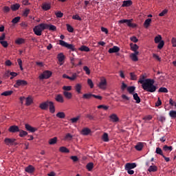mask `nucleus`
<instances>
[{"label":"nucleus","instance_id":"bb28decb","mask_svg":"<svg viewBox=\"0 0 176 176\" xmlns=\"http://www.w3.org/2000/svg\"><path fill=\"white\" fill-rule=\"evenodd\" d=\"M26 102H25V105L26 107H30V105H31V104H32V102H34V100H32V97H28L26 98Z\"/></svg>","mask_w":176,"mask_h":176},{"label":"nucleus","instance_id":"09e8293b","mask_svg":"<svg viewBox=\"0 0 176 176\" xmlns=\"http://www.w3.org/2000/svg\"><path fill=\"white\" fill-rule=\"evenodd\" d=\"M25 42V40H24V38H19L16 41V43L17 45H22V43H24Z\"/></svg>","mask_w":176,"mask_h":176},{"label":"nucleus","instance_id":"0e129e2a","mask_svg":"<svg viewBox=\"0 0 176 176\" xmlns=\"http://www.w3.org/2000/svg\"><path fill=\"white\" fill-rule=\"evenodd\" d=\"M55 15L56 16L57 18L61 19V17H63V16H64V14L63 12H61L60 11H58V12L55 13Z\"/></svg>","mask_w":176,"mask_h":176},{"label":"nucleus","instance_id":"f8f14e48","mask_svg":"<svg viewBox=\"0 0 176 176\" xmlns=\"http://www.w3.org/2000/svg\"><path fill=\"white\" fill-rule=\"evenodd\" d=\"M49 102H50V101H46L40 104L39 108H41V109H43V111H46V109L49 108Z\"/></svg>","mask_w":176,"mask_h":176},{"label":"nucleus","instance_id":"f3484780","mask_svg":"<svg viewBox=\"0 0 176 176\" xmlns=\"http://www.w3.org/2000/svg\"><path fill=\"white\" fill-rule=\"evenodd\" d=\"M50 104H48V107L50 108V112L51 113H54L56 112V108L54 107V103L52 101H50Z\"/></svg>","mask_w":176,"mask_h":176},{"label":"nucleus","instance_id":"7c9ffc66","mask_svg":"<svg viewBox=\"0 0 176 176\" xmlns=\"http://www.w3.org/2000/svg\"><path fill=\"white\" fill-rule=\"evenodd\" d=\"M148 171L149 173H156V171H157V166H150Z\"/></svg>","mask_w":176,"mask_h":176},{"label":"nucleus","instance_id":"0eeeda50","mask_svg":"<svg viewBox=\"0 0 176 176\" xmlns=\"http://www.w3.org/2000/svg\"><path fill=\"white\" fill-rule=\"evenodd\" d=\"M107 85L108 83L107 82V79L104 77H102L100 78V82L98 85V87L102 90H105L107 89Z\"/></svg>","mask_w":176,"mask_h":176},{"label":"nucleus","instance_id":"f257e3e1","mask_svg":"<svg viewBox=\"0 0 176 176\" xmlns=\"http://www.w3.org/2000/svg\"><path fill=\"white\" fill-rule=\"evenodd\" d=\"M145 78L144 75H141L138 81L142 89L148 93H155L157 90V87L155 85V80Z\"/></svg>","mask_w":176,"mask_h":176},{"label":"nucleus","instance_id":"6e6d98bb","mask_svg":"<svg viewBox=\"0 0 176 176\" xmlns=\"http://www.w3.org/2000/svg\"><path fill=\"white\" fill-rule=\"evenodd\" d=\"M163 149L164 151H170V152H171V151H173V146H168L167 145H165L164 146Z\"/></svg>","mask_w":176,"mask_h":176},{"label":"nucleus","instance_id":"4468645a","mask_svg":"<svg viewBox=\"0 0 176 176\" xmlns=\"http://www.w3.org/2000/svg\"><path fill=\"white\" fill-rule=\"evenodd\" d=\"M25 129L27 130V131H30V133H35V131L37 130L36 128H34L28 124H25Z\"/></svg>","mask_w":176,"mask_h":176},{"label":"nucleus","instance_id":"9d476101","mask_svg":"<svg viewBox=\"0 0 176 176\" xmlns=\"http://www.w3.org/2000/svg\"><path fill=\"white\" fill-rule=\"evenodd\" d=\"M8 131H10V133H19V131H20V128H19L18 126L12 125L10 126Z\"/></svg>","mask_w":176,"mask_h":176},{"label":"nucleus","instance_id":"79ce46f5","mask_svg":"<svg viewBox=\"0 0 176 176\" xmlns=\"http://www.w3.org/2000/svg\"><path fill=\"white\" fill-rule=\"evenodd\" d=\"M12 94H13V91H6L1 94V96L8 97V96H12Z\"/></svg>","mask_w":176,"mask_h":176},{"label":"nucleus","instance_id":"aec40b11","mask_svg":"<svg viewBox=\"0 0 176 176\" xmlns=\"http://www.w3.org/2000/svg\"><path fill=\"white\" fill-rule=\"evenodd\" d=\"M52 8V5L49 3H43V6H42V9L43 10H50Z\"/></svg>","mask_w":176,"mask_h":176},{"label":"nucleus","instance_id":"4d7b16f0","mask_svg":"<svg viewBox=\"0 0 176 176\" xmlns=\"http://www.w3.org/2000/svg\"><path fill=\"white\" fill-rule=\"evenodd\" d=\"M87 84L89 85L91 89H93V87H94V84L93 83V80H91V79L89 78L87 80Z\"/></svg>","mask_w":176,"mask_h":176},{"label":"nucleus","instance_id":"a18cd8bd","mask_svg":"<svg viewBox=\"0 0 176 176\" xmlns=\"http://www.w3.org/2000/svg\"><path fill=\"white\" fill-rule=\"evenodd\" d=\"M154 41H155V43H160L162 41V36L158 35L155 36Z\"/></svg>","mask_w":176,"mask_h":176},{"label":"nucleus","instance_id":"c756f323","mask_svg":"<svg viewBox=\"0 0 176 176\" xmlns=\"http://www.w3.org/2000/svg\"><path fill=\"white\" fill-rule=\"evenodd\" d=\"M130 46H131V50H132V52H134V53H135V52H138L137 50H138L139 47L138 46L137 44L131 43Z\"/></svg>","mask_w":176,"mask_h":176},{"label":"nucleus","instance_id":"412c9836","mask_svg":"<svg viewBox=\"0 0 176 176\" xmlns=\"http://www.w3.org/2000/svg\"><path fill=\"white\" fill-rule=\"evenodd\" d=\"M74 89L78 94H80V93H82V85L81 84H79V83L76 84L74 87Z\"/></svg>","mask_w":176,"mask_h":176},{"label":"nucleus","instance_id":"680f3d73","mask_svg":"<svg viewBox=\"0 0 176 176\" xmlns=\"http://www.w3.org/2000/svg\"><path fill=\"white\" fill-rule=\"evenodd\" d=\"M72 19L73 20H78V21H82V18H80L78 14L73 15Z\"/></svg>","mask_w":176,"mask_h":176},{"label":"nucleus","instance_id":"5701e85b","mask_svg":"<svg viewBox=\"0 0 176 176\" xmlns=\"http://www.w3.org/2000/svg\"><path fill=\"white\" fill-rule=\"evenodd\" d=\"M19 137H21V138H24V137H25L26 135H28V132L23 130V129H19Z\"/></svg>","mask_w":176,"mask_h":176},{"label":"nucleus","instance_id":"c03bdc74","mask_svg":"<svg viewBox=\"0 0 176 176\" xmlns=\"http://www.w3.org/2000/svg\"><path fill=\"white\" fill-rule=\"evenodd\" d=\"M155 153H157V155H160L161 156L164 155H163V151L160 147L156 148Z\"/></svg>","mask_w":176,"mask_h":176},{"label":"nucleus","instance_id":"a19ab883","mask_svg":"<svg viewBox=\"0 0 176 176\" xmlns=\"http://www.w3.org/2000/svg\"><path fill=\"white\" fill-rule=\"evenodd\" d=\"M98 109H104V111H108L109 107L104 104H100L97 107Z\"/></svg>","mask_w":176,"mask_h":176},{"label":"nucleus","instance_id":"cd10ccee","mask_svg":"<svg viewBox=\"0 0 176 176\" xmlns=\"http://www.w3.org/2000/svg\"><path fill=\"white\" fill-rule=\"evenodd\" d=\"M133 100H135L136 104H140L141 102V98H140V96H138V94L135 93L133 94Z\"/></svg>","mask_w":176,"mask_h":176},{"label":"nucleus","instance_id":"603ef678","mask_svg":"<svg viewBox=\"0 0 176 176\" xmlns=\"http://www.w3.org/2000/svg\"><path fill=\"white\" fill-rule=\"evenodd\" d=\"M66 27H67V30L68 32H74V28H72V26H71V25L67 24Z\"/></svg>","mask_w":176,"mask_h":176},{"label":"nucleus","instance_id":"bf43d9fd","mask_svg":"<svg viewBox=\"0 0 176 176\" xmlns=\"http://www.w3.org/2000/svg\"><path fill=\"white\" fill-rule=\"evenodd\" d=\"M130 76H131V80H137V75H135V74L131 72Z\"/></svg>","mask_w":176,"mask_h":176},{"label":"nucleus","instance_id":"e433bc0d","mask_svg":"<svg viewBox=\"0 0 176 176\" xmlns=\"http://www.w3.org/2000/svg\"><path fill=\"white\" fill-rule=\"evenodd\" d=\"M79 50L80 52H90V48L86 45H82L79 48Z\"/></svg>","mask_w":176,"mask_h":176},{"label":"nucleus","instance_id":"a878e982","mask_svg":"<svg viewBox=\"0 0 176 176\" xmlns=\"http://www.w3.org/2000/svg\"><path fill=\"white\" fill-rule=\"evenodd\" d=\"M142 148H144V143L138 142L135 146V148L136 151H142Z\"/></svg>","mask_w":176,"mask_h":176},{"label":"nucleus","instance_id":"ddd939ff","mask_svg":"<svg viewBox=\"0 0 176 176\" xmlns=\"http://www.w3.org/2000/svg\"><path fill=\"white\" fill-rule=\"evenodd\" d=\"M25 171L28 173V174H32L35 171V167L32 165H29L25 168Z\"/></svg>","mask_w":176,"mask_h":176},{"label":"nucleus","instance_id":"423d86ee","mask_svg":"<svg viewBox=\"0 0 176 176\" xmlns=\"http://www.w3.org/2000/svg\"><path fill=\"white\" fill-rule=\"evenodd\" d=\"M52 72L49 71V70H45L43 72V74H41L38 78L41 80H43V79H49V78H50V76H52Z\"/></svg>","mask_w":176,"mask_h":176},{"label":"nucleus","instance_id":"052dcab7","mask_svg":"<svg viewBox=\"0 0 176 176\" xmlns=\"http://www.w3.org/2000/svg\"><path fill=\"white\" fill-rule=\"evenodd\" d=\"M157 47L160 49V50H162L163 49V47L164 46V41H162L161 42L158 43Z\"/></svg>","mask_w":176,"mask_h":176},{"label":"nucleus","instance_id":"1a4fd4ad","mask_svg":"<svg viewBox=\"0 0 176 176\" xmlns=\"http://www.w3.org/2000/svg\"><path fill=\"white\" fill-rule=\"evenodd\" d=\"M57 58L59 61V65H63L64 64V60H65V56L63 53H60L57 56Z\"/></svg>","mask_w":176,"mask_h":176},{"label":"nucleus","instance_id":"dca6fc26","mask_svg":"<svg viewBox=\"0 0 176 176\" xmlns=\"http://www.w3.org/2000/svg\"><path fill=\"white\" fill-rule=\"evenodd\" d=\"M55 100L56 102L63 104V102H64V96H63L61 94H58L55 96Z\"/></svg>","mask_w":176,"mask_h":176},{"label":"nucleus","instance_id":"2eb2a0df","mask_svg":"<svg viewBox=\"0 0 176 176\" xmlns=\"http://www.w3.org/2000/svg\"><path fill=\"white\" fill-rule=\"evenodd\" d=\"M137 164L135 163H127L125 164V170H131L132 168H135Z\"/></svg>","mask_w":176,"mask_h":176},{"label":"nucleus","instance_id":"f704fd0d","mask_svg":"<svg viewBox=\"0 0 176 176\" xmlns=\"http://www.w3.org/2000/svg\"><path fill=\"white\" fill-rule=\"evenodd\" d=\"M86 167L88 171H91L94 167V164H93V162H89L87 164Z\"/></svg>","mask_w":176,"mask_h":176},{"label":"nucleus","instance_id":"69168bd1","mask_svg":"<svg viewBox=\"0 0 176 176\" xmlns=\"http://www.w3.org/2000/svg\"><path fill=\"white\" fill-rule=\"evenodd\" d=\"M153 58H155V60H157V61H162V58H160L157 54H153Z\"/></svg>","mask_w":176,"mask_h":176},{"label":"nucleus","instance_id":"864d4df0","mask_svg":"<svg viewBox=\"0 0 176 176\" xmlns=\"http://www.w3.org/2000/svg\"><path fill=\"white\" fill-rule=\"evenodd\" d=\"M83 71H85L87 75H90V69L87 66L83 67Z\"/></svg>","mask_w":176,"mask_h":176},{"label":"nucleus","instance_id":"3c124183","mask_svg":"<svg viewBox=\"0 0 176 176\" xmlns=\"http://www.w3.org/2000/svg\"><path fill=\"white\" fill-rule=\"evenodd\" d=\"M63 90H64L65 91H71L72 90V86H63Z\"/></svg>","mask_w":176,"mask_h":176},{"label":"nucleus","instance_id":"2f4dec72","mask_svg":"<svg viewBox=\"0 0 176 176\" xmlns=\"http://www.w3.org/2000/svg\"><path fill=\"white\" fill-rule=\"evenodd\" d=\"M59 151L62 153H69V150L65 146H60L59 148Z\"/></svg>","mask_w":176,"mask_h":176},{"label":"nucleus","instance_id":"c9c22d12","mask_svg":"<svg viewBox=\"0 0 176 176\" xmlns=\"http://www.w3.org/2000/svg\"><path fill=\"white\" fill-rule=\"evenodd\" d=\"M50 145H54L55 144H57V137H54L53 138H51L49 140Z\"/></svg>","mask_w":176,"mask_h":176},{"label":"nucleus","instance_id":"e2e57ef3","mask_svg":"<svg viewBox=\"0 0 176 176\" xmlns=\"http://www.w3.org/2000/svg\"><path fill=\"white\" fill-rule=\"evenodd\" d=\"M86 118L89 119V120H96V118H94V116L91 114H87Z\"/></svg>","mask_w":176,"mask_h":176},{"label":"nucleus","instance_id":"20e7f679","mask_svg":"<svg viewBox=\"0 0 176 176\" xmlns=\"http://www.w3.org/2000/svg\"><path fill=\"white\" fill-rule=\"evenodd\" d=\"M16 140L14 138H6L4 140V143L6 144V145H7L8 146H12V145H14V146H16V145L18 144V143L16 142Z\"/></svg>","mask_w":176,"mask_h":176},{"label":"nucleus","instance_id":"5fc2aeb1","mask_svg":"<svg viewBox=\"0 0 176 176\" xmlns=\"http://www.w3.org/2000/svg\"><path fill=\"white\" fill-rule=\"evenodd\" d=\"M30 9L26 8V9L25 10V11L23 12V16L24 17H28V14H30Z\"/></svg>","mask_w":176,"mask_h":176},{"label":"nucleus","instance_id":"6ab92c4d","mask_svg":"<svg viewBox=\"0 0 176 176\" xmlns=\"http://www.w3.org/2000/svg\"><path fill=\"white\" fill-rule=\"evenodd\" d=\"M133 5V1L131 0L124 1L122 5V8H129Z\"/></svg>","mask_w":176,"mask_h":176},{"label":"nucleus","instance_id":"473e14b6","mask_svg":"<svg viewBox=\"0 0 176 176\" xmlns=\"http://www.w3.org/2000/svg\"><path fill=\"white\" fill-rule=\"evenodd\" d=\"M127 91L129 93V94H134V91H135V87L134 86H130L127 87Z\"/></svg>","mask_w":176,"mask_h":176},{"label":"nucleus","instance_id":"774afa93","mask_svg":"<svg viewBox=\"0 0 176 176\" xmlns=\"http://www.w3.org/2000/svg\"><path fill=\"white\" fill-rule=\"evenodd\" d=\"M171 42L173 47H176V38L175 37L172 38Z\"/></svg>","mask_w":176,"mask_h":176},{"label":"nucleus","instance_id":"4be33fe9","mask_svg":"<svg viewBox=\"0 0 176 176\" xmlns=\"http://www.w3.org/2000/svg\"><path fill=\"white\" fill-rule=\"evenodd\" d=\"M119 50H120V48H119V47L118 46H114L112 48H110L109 50V53L112 54V53H118V52H119Z\"/></svg>","mask_w":176,"mask_h":176},{"label":"nucleus","instance_id":"c85d7f7f","mask_svg":"<svg viewBox=\"0 0 176 176\" xmlns=\"http://www.w3.org/2000/svg\"><path fill=\"white\" fill-rule=\"evenodd\" d=\"M82 135H89L91 131L89 128H84L81 131Z\"/></svg>","mask_w":176,"mask_h":176},{"label":"nucleus","instance_id":"4c0bfd02","mask_svg":"<svg viewBox=\"0 0 176 176\" xmlns=\"http://www.w3.org/2000/svg\"><path fill=\"white\" fill-rule=\"evenodd\" d=\"M151 21H152L151 19H147L145 20V21L144 23V25L146 28H148L149 27V25H151Z\"/></svg>","mask_w":176,"mask_h":176},{"label":"nucleus","instance_id":"37998d69","mask_svg":"<svg viewBox=\"0 0 176 176\" xmlns=\"http://www.w3.org/2000/svg\"><path fill=\"white\" fill-rule=\"evenodd\" d=\"M79 119H80V116H77L75 118H71L70 121L72 123H77L78 120H79Z\"/></svg>","mask_w":176,"mask_h":176},{"label":"nucleus","instance_id":"58836bf2","mask_svg":"<svg viewBox=\"0 0 176 176\" xmlns=\"http://www.w3.org/2000/svg\"><path fill=\"white\" fill-rule=\"evenodd\" d=\"M91 97H93V94H85L82 95V98H84V100H90Z\"/></svg>","mask_w":176,"mask_h":176},{"label":"nucleus","instance_id":"7ed1b4c3","mask_svg":"<svg viewBox=\"0 0 176 176\" xmlns=\"http://www.w3.org/2000/svg\"><path fill=\"white\" fill-rule=\"evenodd\" d=\"M59 45H60V46H63V47H67V49H69L72 52H75V50H76L74 45L68 44V43L63 40H59Z\"/></svg>","mask_w":176,"mask_h":176},{"label":"nucleus","instance_id":"f03ea898","mask_svg":"<svg viewBox=\"0 0 176 176\" xmlns=\"http://www.w3.org/2000/svg\"><path fill=\"white\" fill-rule=\"evenodd\" d=\"M48 27L49 25L46 23H41L38 25L35 26L33 31L35 35H37V36H41V35H42V31H44V30H47Z\"/></svg>","mask_w":176,"mask_h":176},{"label":"nucleus","instance_id":"72a5a7b5","mask_svg":"<svg viewBox=\"0 0 176 176\" xmlns=\"http://www.w3.org/2000/svg\"><path fill=\"white\" fill-rule=\"evenodd\" d=\"M102 141L104 142H109V138L108 136V133H104L102 137Z\"/></svg>","mask_w":176,"mask_h":176},{"label":"nucleus","instance_id":"393cba45","mask_svg":"<svg viewBox=\"0 0 176 176\" xmlns=\"http://www.w3.org/2000/svg\"><path fill=\"white\" fill-rule=\"evenodd\" d=\"M63 96H65V98L67 100H71V98H72V93L68 92L67 91H63Z\"/></svg>","mask_w":176,"mask_h":176},{"label":"nucleus","instance_id":"8fccbe9b","mask_svg":"<svg viewBox=\"0 0 176 176\" xmlns=\"http://www.w3.org/2000/svg\"><path fill=\"white\" fill-rule=\"evenodd\" d=\"M20 16H16L12 20L11 23H12V24H17V23L20 21Z\"/></svg>","mask_w":176,"mask_h":176},{"label":"nucleus","instance_id":"a211bd4d","mask_svg":"<svg viewBox=\"0 0 176 176\" xmlns=\"http://www.w3.org/2000/svg\"><path fill=\"white\" fill-rule=\"evenodd\" d=\"M109 118H110L111 122H113V123H116V122H119V118L115 113L111 114L109 116Z\"/></svg>","mask_w":176,"mask_h":176},{"label":"nucleus","instance_id":"338daca9","mask_svg":"<svg viewBox=\"0 0 176 176\" xmlns=\"http://www.w3.org/2000/svg\"><path fill=\"white\" fill-rule=\"evenodd\" d=\"M1 45H2L3 47H8V41H0Z\"/></svg>","mask_w":176,"mask_h":176},{"label":"nucleus","instance_id":"de8ad7c7","mask_svg":"<svg viewBox=\"0 0 176 176\" xmlns=\"http://www.w3.org/2000/svg\"><path fill=\"white\" fill-rule=\"evenodd\" d=\"M158 93H168V89L166 87H160L158 90Z\"/></svg>","mask_w":176,"mask_h":176},{"label":"nucleus","instance_id":"6e6552de","mask_svg":"<svg viewBox=\"0 0 176 176\" xmlns=\"http://www.w3.org/2000/svg\"><path fill=\"white\" fill-rule=\"evenodd\" d=\"M28 82L25 80H17L16 84L14 85V87H20V86H27Z\"/></svg>","mask_w":176,"mask_h":176},{"label":"nucleus","instance_id":"b1692460","mask_svg":"<svg viewBox=\"0 0 176 176\" xmlns=\"http://www.w3.org/2000/svg\"><path fill=\"white\" fill-rule=\"evenodd\" d=\"M10 8L12 12H16V10H19V9H20V4L15 3V4L11 5Z\"/></svg>","mask_w":176,"mask_h":176},{"label":"nucleus","instance_id":"13d9d810","mask_svg":"<svg viewBox=\"0 0 176 176\" xmlns=\"http://www.w3.org/2000/svg\"><path fill=\"white\" fill-rule=\"evenodd\" d=\"M47 30H50V31H56V30H57V28H56V26L53 25H48Z\"/></svg>","mask_w":176,"mask_h":176},{"label":"nucleus","instance_id":"39448f33","mask_svg":"<svg viewBox=\"0 0 176 176\" xmlns=\"http://www.w3.org/2000/svg\"><path fill=\"white\" fill-rule=\"evenodd\" d=\"M133 19H122L119 21L120 24H126L128 27H131L132 28H135L137 25L135 23H132Z\"/></svg>","mask_w":176,"mask_h":176},{"label":"nucleus","instance_id":"9b49d317","mask_svg":"<svg viewBox=\"0 0 176 176\" xmlns=\"http://www.w3.org/2000/svg\"><path fill=\"white\" fill-rule=\"evenodd\" d=\"M140 54V52H135L134 53L131 54L130 58L132 60V61H138V56Z\"/></svg>","mask_w":176,"mask_h":176},{"label":"nucleus","instance_id":"ea45409f","mask_svg":"<svg viewBox=\"0 0 176 176\" xmlns=\"http://www.w3.org/2000/svg\"><path fill=\"white\" fill-rule=\"evenodd\" d=\"M56 118H59V119H64V118H65V113H64V112H58L56 114Z\"/></svg>","mask_w":176,"mask_h":176},{"label":"nucleus","instance_id":"49530a36","mask_svg":"<svg viewBox=\"0 0 176 176\" xmlns=\"http://www.w3.org/2000/svg\"><path fill=\"white\" fill-rule=\"evenodd\" d=\"M169 116H170L172 118V119H175L176 118V111L174 110H171L169 112Z\"/></svg>","mask_w":176,"mask_h":176}]
</instances>
